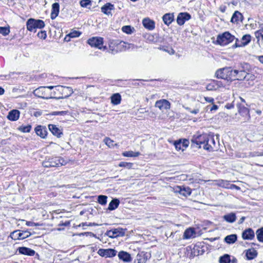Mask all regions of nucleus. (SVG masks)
Returning a JSON list of instances; mask_svg holds the SVG:
<instances>
[{"label":"nucleus","instance_id":"nucleus-1","mask_svg":"<svg viewBox=\"0 0 263 263\" xmlns=\"http://www.w3.org/2000/svg\"><path fill=\"white\" fill-rule=\"evenodd\" d=\"M233 71L231 67H226L218 69L215 75L218 79L229 80L233 78Z\"/></svg>","mask_w":263,"mask_h":263},{"label":"nucleus","instance_id":"nucleus-2","mask_svg":"<svg viewBox=\"0 0 263 263\" xmlns=\"http://www.w3.org/2000/svg\"><path fill=\"white\" fill-rule=\"evenodd\" d=\"M26 26L28 30L36 32L37 28L42 29L44 28L45 27V23L42 20L30 18L27 20Z\"/></svg>","mask_w":263,"mask_h":263},{"label":"nucleus","instance_id":"nucleus-3","mask_svg":"<svg viewBox=\"0 0 263 263\" xmlns=\"http://www.w3.org/2000/svg\"><path fill=\"white\" fill-rule=\"evenodd\" d=\"M127 44L123 41H116L110 42L109 45V50L111 53L115 54L118 52L125 50Z\"/></svg>","mask_w":263,"mask_h":263},{"label":"nucleus","instance_id":"nucleus-4","mask_svg":"<svg viewBox=\"0 0 263 263\" xmlns=\"http://www.w3.org/2000/svg\"><path fill=\"white\" fill-rule=\"evenodd\" d=\"M34 96L45 99L55 98L52 97V92L47 89L46 86H41L33 91Z\"/></svg>","mask_w":263,"mask_h":263},{"label":"nucleus","instance_id":"nucleus-5","mask_svg":"<svg viewBox=\"0 0 263 263\" xmlns=\"http://www.w3.org/2000/svg\"><path fill=\"white\" fill-rule=\"evenodd\" d=\"M235 39L229 32H225L221 34H219L217 37V43L222 46H224L232 42Z\"/></svg>","mask_w":263,"mask_h":263},{"label":"nucleus","instance_id":"nucleus-6","mask_svg":"<svg viewBox=\"0 0 263 263\" xmlns=\"http://www.w3.org/2000/svg\"><path fill=\"white\" fill-rule=\"evenodd\" d=\"M87 43L91 47L98 48L103 50L106 49V47L103 46V38L101 37H92L87 41Z\"/></svg>","mask_w":263,"mask_h":263},{"label":"nucleus","instance_id":"nucleus-7","mask_svg":"<svg viewBox=\"0 0 263 263\" xmlns=\"http://www.w3.org/2000/svg\"><path fill=\"white\" fill-rule=\"evenodd\" d=\"M209 134H203L199 135H194L192 139V143L199 145L198 147H201V145L203 146L208 141Z\"/></svg>","mask_w":263,"mask_h":263},{"label":"nucleus","instance_id":"nucleus-8","mask_svg":"<svg viewBox=\"0 0 263 263\" xmlns=\"http://www.w3.org/2000/svg\"><path fill=\"white\" fill-rule=\"evenodd\" d=\"M30 235V232L27 231L21 232L20 230H16L10 234V236L15 240L24 239L28 237Z\"/></svg>","mask_w":263,"mask_h":263},{"label":"nucleus","instance_id":"nucleus-9","mask_svg":"<svg viewBox=\"0 0 263 263\" xmlns=\"http://www.w3.org/2000/svg\"><path fill=\"white\" fill-rule=\"evenodd\" d=\"M117 251L112 249H100L98 251V254L102 257H112L116 255Z\"/></svg>","mask_w":263,"mask_h":263},{"label":"nucleus","instance_id":"nucleus-10","mask_svg":"<svg viewBox=\"0 0 263 263\" xmlns=\"http://www.w3.org/2000/svg\"><path fill=\"white\" fill-rule=\"evenodd\" d=\"M106 234L111 238H115L119 236H123L125 234L124 230L120 228L107 231Z\"/></svg>","mask_w":263,"mask_h":263},{"label":"nucleus","instance_id":"nucleus-11","mask_svg":"<svg viewBox=\"0 0 263 263\" xmlns=\"http://www.w3.org/2000/svg\"><path fill=\"white\" fill-rule=\"evenodd\" d=\"M49 158L50 159V163H51L52 167H58L65 165L67 163L66 161L60 157H54Z\"/></svg>","mask_w":263,"mask_h":263},{"label":"nucleus","instance_id":"nucleus-12","mask_svg":"<svg viewBox=\"0 0 263 263\" xmlns=\"http://www.w3.org/2000/svg\"><path fill=\"white\" fill-rule=\"evenodd\" d=\"M191 18V15L187 12H181L178 14L177 17V23L180 25H183L185 21L189 20Z\"/></svg>","mask_w":263,"mask_h":263},{"label":"nucleus","instance_id":"nucleus-13","mask_svg":"<svg viewBox=\"0 0 263 263\" xmlns=\"http://www.w3.org/2000/svg\"><path fill=\"white\" fill-rule=\"evenodd\" d=\"M155 106L159 108L161 110L170 109L171 104L170 102L165 99H161L156 101Z\"/></svg>","mask_w":263,"mask_h":263},{"label":"nucleus","instance_id":"nucleus-14","mask_svg":"<svg viewBox=\"0 0 263 263\" xmlns=\"http://www.w3.org/2000/svg\"><path fill=\"white\" fill-rule=\"evenodd\" d=\"M208 141L203 146V148L207 151H212L215 145V141L213 135L209 134Z\"/></svg>","mask_w":263,"mask_h":263},{"label":"nucleus","instance_id":"nucleus-15","mask_svg":"<svg viewBox=\"0 0 263 263\" xmlns=\"http://www.w3.org/2000/svg\"><path fill=\"white\" fill-rule=\"evenodd\" d=\"M48 128L51 133L58 138H60L63 135L62 129L59 128L56 125L49 124Z\"/></svg>","mask_w":263,"mask_h":263},{"label":"nucleus","instance_id":"nucleus-16","mask_svg":"<svg viewBox=\"0 0 263 263\" xmlns=\"http://www.w3.org/2000/svg\"><path fill=\"white\" fill-rule=\"evenodd\" d=\"M238 112L242 116L245 118L243 119L245 122L248 121L250 119L249 110L248 108L245 107L244 106L239 105Z\"/></svg>","mask_w":263,"mask_h":263},{"label":"nucleus","instance_id":"nucleus-17","mask_svg":"<svg viewBox=\"0 0 263 263\" xmlns=\"http://www.w3.org/2000/svg\"><path fill=\"white\" fill-rule=\"evenodd\" d=\"M254 237V232L251 228L245 230L242 233V237L243 239L252 240Z\"/></svg>","mask_w":263,"mask_h":263},{"label":"nucleus","instance_id":"nucleus-18","mask_svg":"<svg viewBox=\"0 0 263 263\" xmlns=\"http://www.w3.org/2000/svg\"><path fill=\"white\" fill-rule=\"evenodd\" d=\"M142 23L144 27L149 30H153L155 27V22L149 18H144Z\"/></svg>","mask_w":263,"mask_h":263},{"label":"nucleus","instance_id":"nucleus-19","mask_svg":"<svg viewBox=\"0 0 263 263\" xmlns=\"http://www.w3.org/2000/svg\"><path fill=\"white\" fill-rule=\"evenodd\" d=\"M114 9V5L108 3L101 7V11L107 15H112L111 11Z\"/></svg>","mask_w":263,"mask_h":263},{"label":"nucleus","instance_id":"nucleus-20","mask_svg":"<svg viewBox=\"0 0 263 263\" xmlns=\"http://www.w3.org/2000/svg\"><path fill=\"white\" fill-rule=\"evenodd\" d=\"M17 250L20 254L31 256H33L35 253L33 250L25 247H19Z\"/></svg>","mask_w":263,"mask_h":263},{"label":"nucleus","instance_id":"nucleus-21","mask_svg":"<svg viewBox=\"0 0 263 263\" xmlns=\"http://www.w3.org/2000/svg\"><path fill=\"white\" fill-rule=\"evenodd\" d=\"M20 112L17 109H13L10 111L7 116V118L10 121H16L20 117Z\"/></svg>","mask_w":263,"mask_h":263},{"label":"nucleus","instance_id":"nucleus-22","mask_svg":"<svg viewBox=\"0 0 263 263\" xmlns=\"http://www.w3.org/2000/svg\"><path fill=\"white\" fill-rule=\"evenodd\" d=\"M246 72L241 70H234L233 78L239 81L244 80L246 78Z\"/></svg>","mask_w":263,"mask_h":263},{"label":"nucleus","instance_id":"nucleus-23","mask_svg":"<svg viewBox=\"0 0 263 263\" xmlns=\"http://www.w3.org/2000/svg\"><path fill=\"white\" fill-rule=\"evenodd\" d=\"M243 19V16L242 14L238 11H235L233 13L231 22L233 23H235L236 24H238L239 22H242Z\"/></svg>","mask_w":263,"mask_h":263},{"label":"nucleus","instance_id":"nucleus-24","mask_svg":"<svg viewBox=\"0 0 263 263\" xmlns=\"http://www.w3.org/2000/svg\"><path fill=\"white\" fill-rule=\"evenodd\" d=\"M60 10V5L58 3H54L52 5V10L50 17L52 20L55 19L58 15Z\"/></svg>","mask_w":263,"mask_h":263},{"label":"nucleus","instance_id":"nucleus-25","mask_svg":"<svg viewBox=\"0 0 263 263\" xmlns=\"http://www.w3.org/2000/svg\"><path fill=\"white\" fill-rule=\"evenodd\" d=\"M162 20L165 25L169 26L174 20V13H168L165 14L162 17Z\"/></svg>","mask_w":263,"mask_h":263},{"label":"nucleus","instance_id":"nucleus-26","mask_svg":"<svg viewBox=\"0 0 263 263\" xmlns=\"http://www.w3.org/2000/svg\"><path fill=\"white\" fill-rule=\"evenodd\" d=\"M36 134L42 138H45L47 134V132L45 127L39 125L35 128Z\"/></svg>","mask_w":263,"mask_h":263},{"label":"nucleus","instance_id":"nucleus-27","mask_svg":"<svg viewBox=\"0 0 263 263\" xmlns=\"http://www.w3.org/2000/svg\"><path fill=\"white\" fill-rule=\"evenodd\" d=\"M118 257L120 259L125 262H130L132 260L130 255L128 253L123 251L119 252Z\"/></svg>","mask_w":263,"mask_h":263},{"label":"nucleus","instance_id":"nucleus-28","mask_svg":"<svg viewBox=\"0 0 263 263\" xmlns=\"http://www.w3.org/2000/svg\"><path fill=\"white\" fill-rule=\"evenodd\" d=\"M257 255V251L254 249H248L246 251V256L247 259L251 260L256 257Z\"/></svg>","mask_w":263,"mask_h":263},{"label":"nucleus","instance_id":"nucleus-29","mask_svg":"<svg viewBox=\"0 0 263 263\" xmlns=\"http://www.w3.org/2000/svg\"><path fill=\"white\" fill-rule=\"evenodd\" d=\"M223 219L227 222L229 223H233L235 221L236 219V216L235 213H231L223 216Z\"/></svg>","mask_w":263,"mask_h":263},{"label":"nucleus","instance_id":"nucleus-30","mask_svg":"<svg viewBox=\"0 0 263 263\" xmlns=\"http://www.w3.org/2000/svg\"><path fill=\"white\" fill-rule=\"evenodd\" d=\"M251 36L250 34L244 35L241 38L240 44H238L237 46H245L248 45L251 42Z\"/></svg>","mask_w":263,"mask_h":263},{"label":"nucleus","instance_id":"nucleus-31","mask_svg":"<svg viewBox=\"0 0 263 263\" xmlns=\"http://www.w3.org/2000/svg\"><path fill=\"white\" fill-rule=\"evenodd\" d=\"M120 203V201L118 199H112L109 203L108 209L110 211L115 210L118 208Z\"/></svg>","mask_w":263,"mask_h":263},{"label":"nucleus","instance_id":"nucleus-32","mask_svg":"<svg viewBox=\"0 0 263 263\" xmlns=\"http://www.w3.org/2000/svg\"><path fill=\"white\" fill-rule=\"evenodd\" d=\"M145 254L143 252L138 253L135 260V263H145L146 258L145 257Z\"/></svg>","mask_w":263,"mask_h":263},{"label":"nucleus","instance_id":"nucleus-33","mask_svg":"<svg viewBox=\"0 0 263 263\" xmlns=\"http://www.w3.org/2000/svg\"><path fill=\"white\" fill-rule=\"evenodd\" d=\"M121 100V95L118 93H115L111 97V102L114 105H118Z\"/></svg>","mask_w":263,"mask_h":263},{"label":"nucleus","instance_id":"nucleus-34","mask_svg":"<svg viewBox=\"0 0 263 263\" xmlns=\"http://www.w3.org/2000/svg\"><path fill=\"white\" fill-rule=\"evenodd\" d=\"M237 238L236 234H231L227 236L224 238V241L229 244L234 243L237 240Z\"/></svg>","mask_w":263,"mask_h":263},{"label":"nucleus","instance_id":"nucleus-35","mask_svg":"<svg viewBox=\"0 0 263 263\" xmlns=\"http://www.w3.org/2000/svg\"><path fill=\"white\" fill-rule=\"evenodd\" d=\"M140 155V153L138 152H134L133 151H126L122 153V155L124 157H138Z\"/></svg>","mask_w":263,"mask_h":263},{"label":"nucleus","instance_id":"nucleus-36","mask_svg":"<svg viewBox=\"0 0 263 263\" xmlns=\"http://www.w3.org/2000/svg\"><path fill=\"white\" fill-rule=\"evenodd\" d=\"M194 234H195V231H194V229H193L192 228H189V229H186L185 231V232L184 233L183 237H184V238H186V239L190 238Z\"/></svg>","mask_w":263,"mask_h":263},{"label":"nucleus","instance_id":"nucleus-37","mask_svg":"<svg viewBox=\"0 0 263 263\" xmlns=\"http://www.w3.org/2000/svg\"><path fill=\"white\" fill-rule=\"evenodd\" d=\"M104 142L110 148H113L115 145H117V144L115 143L114 141L108 137H106L104 139Z\"/></svg>","mask_w":263,"mask_h":263},{"label":"nucleus","instance_id":"nucleus-38","mask_svg":"<svg viewBox=\"0 0 263 263\" xmlns=\"http://www.w3.org/2000/svg\"><path fill=\"white\" fill-rule=\"evenodd\" d=\"M219 263H230V256L228 254H224L219 258Z\"/></svg>","mask_w":263,"mask_h":263},{"label":"nucleus","instance_id":"nucleus-39","mask_svg":"<svg viewBox=\"0 0 263 263\" xmlns=\"http://www.w3.org/2000/svg\"><path fill=\"white\" fill-rule=\"evenodd\" d=\"M257 240L259 242H263V227L259 229L256 232Z\"/></svg>","mask_w":263,"mask_h":263},{"label":"nucleus","instance_id":"nucleus-40","mask_svg":"<svg viewBox=\"0 0 263 263\" xmlns=\"http://www.w3.org/2000/svg\"><path fill=\"white\" fill-rule=\"evenodd\" d=\"M192 191L191 189L189 187H183V189H180V194L187 196L190 195L191 194Z\"/></svg>","mask_w":263,"mask_h":263},{"label":"nucleus","instance_id":"nucleus-41","mask_svg":"<svg viewBox=\"0 0 263 263\" xmlns=\"http://www.w3.org/2000/svg\"><path fill=\"white\" fill-rule=\"evenodd\" d=\"M107 197L105 195H99L98 197V202L101 205H105L107 203Z\"/></svg>","mask_w":263,"mask_h":263},{"label":"nucleus","instance_id":"nucleus-42","mask_svg":"<svg viewBox=\"0 0 263 263\" xmlns=\"http://www.w3.org/2000/svg\"><path fill=\"white\" fill-rule=\"evenodd\" d=\"M10 33L9 27H0V33L3 35L6 36Z\"/></svg>","mask_w":263,"mask_h":263},{"label":"nucleus","instance_id":"nucleus-43","mask_svg":"<svg viewBox=\"0 0 263 263\" xmlns=\"http://www.w3.org/2000/svg\"><path fill=\"white\" fill-rule=\"evenodd\" d=\"M133 165V163L130 162H121L119 164V166L125 167L128 169H130L132 167Z\"/></svg>","mask_w":263,"mask_h":263},{"label":"nucleus","instance_id":"nucleus-44","mask_svg":"<svg viewBox=\"0 0 263 263\" xmlns=\"http://www.w3.org/2000/svg\"><path fill=\"white\" fill-rule=\"evenodd\" d=\"M19 130L24 133H29L31 129V126L30 125H22L19 127Z\"/></svg>","mask_w":263,"mask_h":263},{"label":"nucleus","instance_id":"nucleus-45","mask_svg":"<svg viewBox=\"0 0 263 263\" xmlns=\"http://www.w3.org/2000/svg\"><path fill=\"white\" fill-rule=\"evenodd\" d=\"M251 69V66L249 64L245 63L241 64V69L240 70L247 73L249 72Z\"/></svg>","mask_w":263,"mask_h":263},{"label":"nucleus","instance_id":"nucleus-46","mask_svg":"<svg viewBox=\"0 0 263 263\" xmlns=\"http://www.w3.org/2000/svg\"><path fill=\"white\" fill-rule=\"evenodd\" d=\"M133 29L134 28H132L130 26H124L122 28V30L127 34H131Z\"/></svg>","mask_w":263,"mask_h":263},{"label":"nucleus","instance_id":"nucleus-47","mask_svg":"<svg viewBox=\"0 0 263 263\" xmlns=\"http://www.w3.org/2000/svg\"><path fill=\"white\" fill-rule=\"evenodd\" d=\"M80 4L81 7L87 8L88 6H91V1L90 0H81Z\"/></svg>","mask_w":263,"mask_h":263},{"label":"nucleus","instance_id":"nucleus-48","mask_svg":"<svg viewBox=\"0 0 263 263\" xmlns=\"http://www.w3.org/2000/svg\"><path fill=\"white\" fill-rule=\"evenodd\" d=\"M255 35L256 37L259 40L260 37L263 40V28H261L255 32Z\"/></svg>","mask_w":263,"mask_h":263},{"label":"nucleus","instance_id":"nucleus-49","mask_svg":"<svg viewBox=\"0 0 263 263\" xmlns=\"http://www.w3.org/2000/svg\"><path fill=\"white\" fill-rule=\"evenodd\" d=\"M174 145H175L176 149H177V150H180V149L183 150V147H182V146L181 145V140L175 141V143H174Z\"/></svg>","mask_w":263,"mask_h":263},{"label":"nucleus","instance_id":"nucleus-50","mask_svg":"<svg viewBox=\"0 0 263 263\" xmlns=\"http://www.w3.org/2000/svg\"><path fill=\"white\" fill-rule=\"evenodd\" d=\"M145 38L147 42L151 43L155 41V37L154 35L147 34L145 35Z\"/></svg>","mask_w":263,"mask_h":263},{"label":"nucleus","instance_id":"nucleus-51","mask_svg":"<svg viewBox=\"0 0 263 263\" xmlns=\"http://www.w3.org/2000/svg\"><path fill=\"white\" fill-rule=\"evenodd\" d=\"M81 34V33L80 32H79L78 31L74 30V31H73L71 32H70L68 34V36L70 37H77L79 36Z\"/></svg>","mask_w":263,"mask_h":263},{"label":"nucleus","instance_id":"nucleus-52","mask_svg":"<svg viewBox=\"0 0 263 263\" xmlns=\"http://www.w3.org/2000/svg\"><path fill=\"white\" fill-rule=\"evenodd\" d=\"M61 88L63 89V91H67L69 93L67 96H69L73 93L72 89L70 87L61 86Z\"/></svg>","mask_w":263,"mask_h":263},{"label":"nucleus","instance_id":"nucleus-53","mask_svg":"<svg viewBox=\"0 0 263 263\" xmlns=\"http://www.w3.org/2000/svg\"><path fill=\"white\" fill-rule=\"evenodd\" d=\"M37 36L39 38L42 39H45L47 35L45 31H41L37 33Z\"/></svg>","mask_w":263,"mask_h":263},{"label":"nucleus","instance_id":"nucleus-54","mask_svg":"<svg viewBox=\"0 0 263 263\" xmlns=\"http://www.w3.org/2000/svg\"><path fill=\"white\" fill-rule=\"evenodd\" d=\"M249 156L251 157L263 156V152H254L250 153Z\"/></svg>","mask_w":263,"mask_h":263},{"label":"nucleus","instance_id":"nucleus-55","mask_svg":"<svg viewBox=\"0 0 263 263\" xmlns=\"http://www.w3.org/2000/svg\"><path fill=\"white\" fill-rule=\"evenodd\" d=\"M246 76L245 80L247 81H249L250 80H253L255 79L254 75L249 73V72L246 73Z\"/></svg>","mask_w":263,"mask_h":263},{"label":"nucleus","instance_id":"nucleus-56","mask_svg":"<svg viewBox=\"0 0 263 263\" xmlns=\"http://www.w3.org/2000/svg\"><path fill=\"white\" fill-rule=\"evenodd\" d=\"M43 166L45 167H52L51 166V163H50V159L49 158L48 159V160H45L43 162Z\"/></svg>","mask_w":263,"mask_h":263},{"label":"nucleus","instance_id":"nucleus-57","mask_svg":"<svg viewBox=\"0 0 263 263\" xmlns=\"http://www.w3.org/2000/svg\"><path fill=\"white\" fill-rule=\"evenodd\" d=\"M66 114L67 112L66 111H53L51 113V115L54 116H64Z\"/></svg>","mask_w":263,"mask_h":263},{"label":"nucleus","instance_id":"nucleus-58","mask_svg":"<svg viewBox=\"0 0 263 263\" xmlns=\"http://www.w3.org/2000/svg\"><path fill=\"white\" fill-rule=\"evenodd\" d=\"M213 84H215L216 89L219 87H223V85L221 81L214 80Z\"/></svg>","mask_w":263,"mask_h":263},{"label":"nucleus","instance_id":"nucleus-59","mask_svg":"<svg viewBox=\"0 0 263 263\" xmlns=\"http://www.w3.org/2000/svg\"><path fill=\"white\" fill-rule=\"evenodd\" d=\"M189 144V141L188 140L183 139V140L181 141V145L183 148H186L188 146Z\"/></svg>","mask_w":263,"mask_h":263},{"label":"nucleus","instance_id":"nucleus-60","mask_svg":"<svg viewBox=\"0 0 263 263\" xmlns=\"http://www.w3.org/2000/svg\"><path fill=\"white\" fill-rule=\"evenodd\" d=\"M185 109L189 110L191 113L193 114H197L199 112V109L198 108L195 109L194 110H191V108L189 107H185Z\"/></svg>","mask_w":263,"mask_h":263},{"label":"nucleus","instance_id":"nucleus-61","mask_svg":"<svg viewBox=\"0 0 263 263\" xmlns=\"http://www.w3.org/2000/svg\"><path fill=\"white\" fill-rule=\"evenodd\" d=\"M206 88L208 90H215L216 89V88L215 87V84H210L207 85Z\"/></svg>","mask_w":263,"mask_h":263},{"label":"nucleus","instance_id":"nucleus-62","mask_svg":"<svg viewBox=\"0 0 263 263\" xmlns=\"http://www.w3.org/2000/svg\"><path fill=\"white\" fill-rule=\"evenodd\" d=\"M224 186L226 188H229V189H235L237 190H239L240 189L239 186H237V185H236L235 184H230V186H224Z\"/></svg>","mask_w":263,"mask_h":263},{"label":"nucleus","instance_id":"nucleus-63","mask_svg":"<svg viewBox=\"0 0 263 263\" xmlns=\"http://www.w3.org/2000/svg\"><path fill=\"white\" fill-rule=\"evenodd\" d=\"M207 108L210 109V111H212L214 110H216L218 107L217 105L214 104L212 106H208Z\"/></svg>","mask_w":263,"mask_h":263},{"label":"nucleus","instance_id":"nucleus-64","mask_svg":"<svg viewBox=\"0 0 263 263\" xmlns=\"http://www.w3.org/2000/svg\"><path fill=\"white\" fill-rule=\"evenodd\" d=\"M26 225L28 226L32 227V226H38L39 224L38 223H35L34 222H31V221H27Z\"/></svg>","mask_w":263,"mask_h":263}]
</instances>
